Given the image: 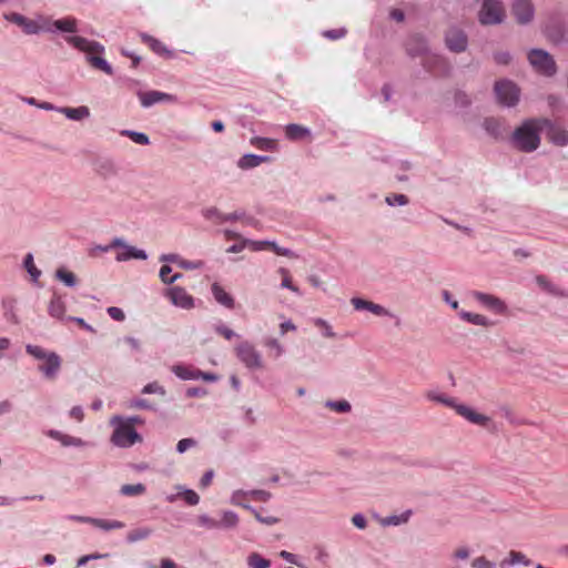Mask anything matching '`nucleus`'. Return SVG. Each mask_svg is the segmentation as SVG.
<instances>
[{
  "mask_svg": "<svg viewBox=\"0 0 568 568\" xmlns=\"http://www.w3.org/2000/svg\"><path fill=\"white\" fill-rule=\"evenodd\" d=\"M64 40L69 45L81 52H84L87 54L85 59L91 67L101 70L108 75L113 74L112 65L104 58L95 55L102 54L105 51L104 47L100 42L89 40L80 36H67Z\"/></svg>",
  "mask_w": 568,
  "mask_h": 568,
  "instance_id": "f257e3e1",
  "label": "nucleus"
},
{
  "mask_svg": "<svg viewBox=\"0 0 568 568\" xmlns=\"http://www.w3.org/2000/svg\"><path fill=\"white\" fill-rule=\"evenodd\" d=\"M541 119H528L511 135V144L521 152H534L540 144Z\"/></svg>",
  "mask_w": 568,
  "mask_h": 568,
  "instance_id": "f03ea898",
  "label": "nucleus"
},
{
  "mask_svg": "<svg viewBox=\"0 0 568 568\" xmlns=\"http://www.w3.org/2000/svg\"><path fill=\"white\" fill-rule=\"evenodd\" d=\"M26 352L39 362L38 371L44 379L54 381L58 377L62 366V358L58 353L33 344H27Z\"/></svg>",
  "mask_w": 568,
  "mask_h": 568,
  "instance_id": "7ed1b4c3",
  "label": "nucleus"
},
{
  "mask_svg": "<svg viewBox=\"0 0 568 568\" xmlns=\"http://www.w3.org/2000/svg\"><path fill=\"white\" fill-rule=\"evenodd\" d=\"M426 396L429 400L437 402L445 406L454 408L458 415H460L471 424L486 426L489 422L488 416L475 412L467 405L458 404L455 398L449 397L443 393L429 390Z\"/></svg>",
  "mask_w": 568,
  "mask_h": 568,
  "instance_id": "20e7f679",
  "label": "nucleus"
},
{
  "mask_svg": "<svg viewBox=\"0 0 568 568\" xmlns=\"http://www.w3.org/2000/svg\"><path fill=\"white\" fill-rule=\"evenodd\" d=\"M110 426L113 427V432L110 442L119 448H130L135 444L143 442L142 435H140L134 427H130L124 424L121 415H114L110 418Z\"/></svg>",
  "mask_w": 568,
  "mask_h": 568,
  "instance_id": "39448f33",
  "label": "nucleus"
},
{
  "mask_svg": "<svg viewBox=\"0 0 568 568\" xmlns=\"http://www.w3.org/2000/svg\"><path fill=\"white\" fill-rule=\"evenodd\" d=\"M3 18L7 21L12 22V23L17 24L18 27H20L22 29V31L29 36L39 34L41 32H47V29H48L47 28V17L41 16L38 19L32 20V19L24 17L21 13L10 12V13H4Z\"/></svg>",
  "mask_w": 568,
  "mask_h": 568,
  "instance_id": "423d86ee",
  "label": "nucleus"
},
{
  "mask_svg": "<svg viewBox=\"0 0 568 568\" xmlns=\"http://www.w3.org/2000/svg\"><path fill=\"white\" fill-rule=\"evenodd\" d=\"M235 354L239 361L251 371L263 368L262 354L255 348V346L248 342L243 341L235 346Z\"/></svg>",
  "mask_w": 568,
  "mask_h": 568,
  "instance_id": "0eeeda50",
  "label": "nucleus"
},
{
  "mask_svg": "<svg viewBox=\"0 0 568 568\" xmlns=\"http://www.w3.org/2000/svg\"><path fill=\"white\" fill-rule=\"evenodd\" d=\"M528 60L532 68L540 74L551 77L556 73L557 67L554 58L545 50L532 49L528 53Z\"/></svg>",
  "mask_w": 568,
  "mask_h": 568,
  "instance_id": "6e6552de",
  "label": "nucleus"
},
{
  "mask_svg": "<svg viewBox=\"0 0 568 568\" xmlns=\"http://www.w3.org/2000/svg\"><path fill=\"white\" fill-rule=\"evenodd\" d=\"M494 91L498 102L505 106H515L519 101L520 90L510 80L504 79L497 81Z\"/></svg>",
  "mask_w": 568,
  "mask_h": 568,
  "instance_id": "1a4fd4ad",
  "label": "nucleus"
},
{
  "mask_svg": "<svg viewBox=\"0 0 568 568\" xmlns=\"http://www.w3.org/2000/svg\"><path fill=\"white\" fill-rule=\"evenodd\" d=\"M505 17L504 8L498 0H484L479 11V21L481 24H498Z\"/></svg>",
  "mask_w": 568,
  "mask_h": 568,
  "instance_id": "9d476101",
  "label": "nucleus"
},
{
  "mask_svg": "<svg viewBox=\"0 0 568 568\" xmlns=\"http://www.w3.org/2000/svg\"><path fill=\"white\" fill-rule=\"evenodd\" d=\"M163 296L168 298L172 305L182 310H191L194 307V298L182 286H170L163 292Z\"/></svg>",
  "mask_w": 568,
  "mask_h": 568,
  "instance_id": "9b49d317",
  "label": "nucleus"
},
{
  "mask_svg": "<svg viewBox=\"0 0 568 568\" xmlns=\"http://www.w3.org/2000/svg\"><path fill=\"white\" fill-rule=\"evenodd\" d=\"M542 131L546 132L547 139L555 145L566 146L568 145V131L562 126L556 124L549 119H541Z\"/></svg>",
  "mask_w": 568,
  "mask_h": 568,
  "instance_id": "f8f14e48",
  "label": "nucleus"
},
{
  "mask_svg": "<svg viewBox=\"0 0 568 568\" xmlns=\"http://www.w3.org/2000/svg\"><path fill=\"white\" fill-rule=\"evenodd\" d=\"M473 296L481 306L495 314L504 315L508 311L506 303L495 295L475 291Z\"/></svg>",
  "mask_w": 568,
  "mask_h": 568,
  "instance_id": "ddd939ff",
  "label": "nucleus"
},
{
  "mask_svg": "<svg viewBox=\"0 0 568 568\" xmlns=\"http://www.w3.org/2000/svg\"><path fill=\"white\" fill-rule=\"evenodd\" d=\"M121 245H116L115 251V261L118 262H128L130 260H146L148 253L138 248L133 245H130L124 239L120 237Z\"/></svg>",
  "mask_w": 568,
  "mask_h": 568,
  "instance_id": "4468645a",
  "label": "nucleus"
},
{
  "mask_svg": "<svg viewBox=\"0 0 568 568\" xmlns=\"http://www.w3.org/2000/svg\"><path fill=\"white\" fill-rule=\"evenodd\" d=\"M423 67L435 75H445L450 70L449 63L444 57L430 51L423 58Z\"/></svg>",
  "mask_w": 568,
  "mask_h": 568,
  "instance_id": "2eb2a0df",
  "label": "nucleus"
},
{
  "mask_svg": "<svg viewBox=\"0 0 568 568\" xmlns=\"http://www.w3.org/2000/svg\"><path fill=\"white\" fill-rule=\"evenodd\" d=\"M47 28L48 33H75L78 32V21L73 17H65L57 20L47 18Z\"/></svg>",
  "mask_w": 568,
  "mask_h": 568,
  "instance_id": "dca6fc26",
  "label": "nucleus"
},
{
  "mask_svg": "<svg viewBox=\"0 0 568 568\" xmlns=\"http://www.w3.org/2000/svg\"><path fill=\"white\" fill-rule=\"evenodd\" d=\"M445 42L447 48L453 52H464L468 44L467 36L458 28H450L446 32Z\"/></svg>",
  "mask_w": 568,
  "mask_h": 568,
  "instance_id": "f3484780",
  "label": "nucleus"
},
{
  "mask_svg": "<svg viewBox=\"0 0 568 568\" xmlns=\"http://www.w3.org/2000/svg\"><path fill=\"white\" fill-rule=\"evenodd\" d=\"M141 105L145 109L161 102L173 103L176 101V97L170 93L152 90L148 92H138Z\"/></svg>",
  "mask_w": 568,
  "mask_h": 568,
  "instance_id": "a211bd4d",
  "label": "nucleus"
},
{
  "mask_svg": "<svg viewBox=\"0 0 568 568\" xmlns=\"http://www.w3.org/2000/svg\"><path fill=\"white\" fill-rule=\"evenodd\" d=\"M513 13L520 24L529 23L535 14V9L530 0H515L513 3Z\"/></svg>",
  "mask_w": 568,
  "mask_h": 568,
  "instance_id": "6ab92c4d",
  "label": "nucleus"
},
{
  "mask_svg": "<svg viewBox=\"0 0 568 568\" xmlns=\"http://www.w3.org/2000/svg\"><path fill=\"white\" fill-rule=\"evenodd\" d=\"M45 435L52 439L60 442V444L64 447L82 448V447L93 446V444H91L87 440H83L80 437L71 436V435L64 434L57 429H49L45 433Z\"/></svg>",
  "mask_w": 568,
  "mask_h": 568,
  "instance_id": "aec40b11",
  "label": "nucleus"
},
{
  "mask_svg": "<svg viewBox=\"0 0 568 568\" xmlns=\"http://www.w3.org/2000/svg\"><path fill=\"white\" fill-rule=\"evenodd\" d=\"M139 36L141 41L146 44L155 54L166 59L175 58L173 50L169 49L161 40L145 32H141Z\"/></svg>",
  "mask_w": 568,
  "mask_h": 568,
  "instance_id": "412c9836",
  "label": "nucleus"
},
{
  "mask_svg": "<svg viewBox=\"0 0 568 568\" xmlns=\"http://www.w3.org/2000/svg\"><path fill=\"white\" fill-rule=\"evenodd\" d=\"M406 51L410 57H426L429 52L427 40L422 34H413L406 42Z\"/></svg>",
  "mask_w": 568,
  "mask_h": 568,
  "instance_id": "4be33fe9",
  "label": "nucleus"
},
{
  "mask_svg": "<svg viewBox=\"0 0 568 568\" xmlns=\"http://www.w3.org/2000/svg\"><path fill=\"white\" fill-rule=\"evenodd\" d=\"M159 260H160V262H163V263H176L179 265V267H181L183 270H199L204 264L202 261L184 260L176 253L161 254Z\"/></svg>",
  "mask_w": 568,
  "mask_h": 568,
  "instance_id": "5701e85b",
  "label": "nucleus"
},
{
  "mask_svg": "<svg viewBox=\"0 0 568 568\" xmlns=\"http://www.w3.org/2000/svg\"><path fill=\"white\" fill-rule=\"evenodd\" d=\"M175 489H178V494L168 495L165 500L168 503H174L179 497H183L185 503L190 506H195L200 503V496L190 488H186L183 485H176Z\"/></svg>",
  "mask_w": 568,
  "mask_h": 568,
  "instance_id": "b1692460",
  "label": "nucleus"
},
{
  "mask_svg": "<svg viewBox=\"0 0 568 568\" xmlns=\"http://www.w3.org/2000/svg\"><path fill=\"white\" fill-rule=\"evenodd\" d=\"M272 159L268 155H257L253 153H246L242 155L237 161V166L241 170H251L257 168L262 163L270 162Z\"/></svg>",
  "mask_w": 568,
  "mask_h": 568,
  "instance_id": "393cba45",
  "label": "nucleus"
},
{
  "mask_svg": "<svg viewBox=\"0 0 568 568\" xmlns=\"http://www.w3.org/2000/svg\"><path fill=\"white\" fill-rule=\"evenodd\" d=\"M532 561L523 552L511 550L507 558H504L499 566L500 568H508L516 565L530 566Z\"/></svg>",
  "mask_w": 568,
  "mask_h": 568,
  "instance_id": "a878e982",
  "label": "nucleus"
},
{
  "mask_svg": "<svg viewBox=\"0 0 568 568\" xmlns=\"http://www.w3.org/2000/svg\"><path fill=\"white\" fill-rule=\"evenodd\" d=\"M57 112L64 114L69 120L72 121H82L90 116V110L85 105L78 108L62 106L57 109Z\"/></svg>",
  "mask_w": 568,
  "mask_h": 568,
  "instance_id": "bb28decb",
  "label": "nucleus"
},
{
  "mask_svg": "<svg viewBox=\"0 0 568 568\" xmlns=\"http://www.w3.org/2000/svg\"><path fill=\"white\" fill-rule=\"evenodd\" d=\"M211 292L219 304L225 306L226 308L234 307V298L219 283L212 284Z\"/></svg>",
  "mask_w": 568,
  "mask_h": 568,
  "instance_id": "cd10ccee",
  "label": "nucleus"
},
{
  "mask_svg": "<svg viewBox=\"0 0 568 568\" xmlns=\"http://www.w3.org/2000/svg\"><path fill=\"white\" fill-rule=\"evenodd\" d=\"M285 136L291 141H298L311 136V130L306 126L291 123L285 126Z\"/></svg>",
  "mask_w": 568,
  "mask_h": 568,
  "instance_id": "c85d7f7f",
  "label": "nucleus"
},
{
  "mask_svg": "<svg viewBox=\"0 0 568 568\" xmlns=\"http://www.w3.org/2000/svg\"><path fill=\"white\" fill-rule=\"evenodd\" d=\"M65 310V303L62 297L60 295L53 294L48 307L49 315L57 320H64Z\"/></svg>",
  "mask_w": 568,
  "mask_h": 568,
  "instance_id": "c756f323",
  "label": "nucleus"
},
{
  "mask_svg": "<svg viewBox=\"0 0 568 568\" xmlns=\"http://www.w3.org/2000/svg\"><path fill=\"white\" fill-rule=\"evenodd\" d=\"M458 315L463 321H465L469 324L476 325V326L488 327V326L493 325V322L488 317L480 315V314H476V313H471V312L462 310L458 313Z\"/></svg>",
  "mask_w": 568,
  "mask_h": 568,
  "instance_id": "7c9ffc66",
  "label": "nucleus"
},
{
  "mask_svg": "<svg viewBox=\"0 0 568 568\" xmlns=\"http://www.w3.org/2000/svg\"><path fill=\"white\" fill-rule=\"evenodd\" d=\"M199 368L189 365L178 364L172 367V373L182 381H196Z\"/></svg>",
  "mask_w": 568,
  "mask_h": 568,
  "instance_id": "2f4dec72",
  "label": "nucleus"
},
{
  "mask_svg": "<svg viewBox=\"0 0 568 568\" xmlns=\"http://www.w3.org/2000/svg\"><path fill=\"white\" fill-rule=\"evenodd\" d=\"M23 267L27 271V273L30 275L31 282L33 284H38L42 272L36 266L32 253H28L24 255Z\"/></svg>",
  "mask_w": 568,
  "mask_h": 568,
  "instance_id": "473e14b6",
  "label": "nucleus"
},
{
  "mask_svg": "<svg viewBox=\"0 0 568 568\" xmlns=\"http://www.w3.org/2000/svg\"><path fill=\"white\" fill-rule=\"evenodd\" d=\"M410 515H412V511L406 510L399 515H390L387 517H383L379 519V523L384 527L400 526L403 524H406L409 520Z\"/></svg>",
  "mask_w": 568,
  "mask_h": 568,
  "instance_id": "72a5a7b5",
  "label": "nucleus"
},
{
  "mask_svg": "<svg viewBox=\"0 0 568 568\" xmlns=\"http://www.w3.org/2000/svg\"><path fill=\"white\" fill-rule=\"evenodd\" d=\"M250 143L262 151L274 152L277 150V142L270 138L253 136Z\"/></svg>",
  "mask_w": 568,
  "mask_h": 568,
  "instance_id": "f704fd0d",
  "label": "nucleus"
},
{
  "mask_svg": "<svg viewBox=\"0 0 568 568\" xmlns=\"http://www.w3.org/2000/svg\"><path fill=\"white\" fill-rule=\"evenodd\" d=\"M153 530L149 527H139L135 529H132L126 535V541L129 544H134L144 539H148L152 535Z\"/></svg>",
  "mask_w": 568,
  "mask_h": 568,
  "instance_id": "c9c22d12",
  "label": "nucleus"
},
{
  "mask_svg": "<svg viewBox=\"0 0 568 568\" xmlns=\"http://www.w3.org/2000/svg\"><path fill=\"white\" fill-rule=\"evenodd\" d=\"M239 524V516L233 510L222 511V519L219 521V529H231Z\"/></svg>",
  "mask_w": 568,
  "mask_h": 568,
  "instance_id": "e433bc0d",
  "label": "nucleus"
},
{
  "mask_svg": "<svg viewBox=\"0 0 568 568\" xmlns=\"http://www.w3.org/2000/svg\"><path fill=\"white\" fill-rule=\"evenodd\" d=\"M536 283L538 284V286L547 292L548 294H551V295H555V296H559V295H562V292L561 290L556 286L554 283H551L546 276L544 275H538L536 276Z\"/></svg>",
  "mask_w": 568,
  "mask_h": 568,
  "instance_id": "4c0bfd02",
  "label": "nucleus"
},
{
  "mask_svg": "<svg viewBox=\"0 0 568 568\" xmlns=\"http://www.w3.org/2000/svg\"><path fill=\"white\" fill-rule=\"evenodd\" d=\"M484 129L494 138H500L503 135V124L498 119L487 118L484 121Z\"/></svg>",
  "mask_w": 568,
  "mask_h": 568,
  "instance_id": "58836bf2",
  "label": "nucleus"
},
{
  "mask_svg": "<svg viewBox=\"0 0 568 568\" xmlns=\"http://www.w3.org/2000/svg\"><path fill=\"white\" fill-rule=\"evenodd\" d=\"M146 491L145 485L138 484H125L120 488V494L128 497L141 496Z\"/></svg>",
  "mask_w": 568,
  "mask_h": 568,
  "instance_id": "ea45409f",
  "label": "nucleus"
},
{
  "mask_svg": "<svg viewBox=\"0 0 568 568\" xmlns=\"http://www.w3.org/2000/svg\"><path fill=\"white\" fill-rule=\"evenodd\" d=\"M120 134L122 136H126V138L131 139L134 143H136L139 145L150 144L149 136L143 132L124 129V130L120 131Z\"/></svg>",
  "mask_w": 568,
  "mask_h": 568,
  "instance_id": "a19ab883",
  "label": "nucleus"
},
{
  "mask_svg": "<svg viewBox=\"0 0 568 568\" xmlns=\"http://www.w3.org/2000/svg\"><path fill=\"white\" fill-rule=\"evenodd\" d=\"M55 278L62 282L68 287H74L77 285L75 275L63 267L58 268L55 271Z\"/></svg>",
  "mask_w": 568,
  "mask_h": 568,
  "instance_id": "79ce46f5",
  "label": "nucleus"
},
{
  "mask_svg": "<svg viewBox=\"0 0 568 568\" xmlns=\"http://www.w3.org/2000/svg\"><path fill=\"white\" fill-rule=\"evenodd\" d=\"M93 526L97 528H100L102 530L109 531L113 529H121L125 525L122 521L119 520H108V519H101V518H94Z\"/></svg>",
  "mask_w": 568,
  "mask_h": 568,
  "instance_id": "37998d69",
  "label": "nucleus"
},
{
  "mask_svg": "<svg viewBox=\"0 0 568 568\" xmlns=\"http://www.w3.org/2000/svg\"><path fill=\"white\" fill-rule=\"evenodd\" d=\"M263 345L274 352V357L278 358L285 353L284 346L275 337H265Z\"/></svg>",
  "mask_w": 568,
  "mask_h": 568,
  "instance_id": "c03bdc74",
  "label": "nucleus"
},
{
  "mask_svg": "<svg viewBox=\"0 0 568 568\" xmlns=\"http://www.w3.org/2000/svg\"><path fill=\"white\" fill-rule=\"evenodd\" d=\"M129 408L132 409H144L154 412L156 407L148 399L141 397H134L128 403Z\"/></svg>",
  "mask_w": 568,
  "mask_h": 568,
  "instance_id": "a18cd8bd",
  "label": "nucleus"
},
{
  "mask_svg": "<svg viewBox=\"0 0 568 568\" xmlns=\"http://www.w3.org/2000/svg\"><path fill=\"white\" fill-rule=\"evenodd\" d=\"M247 566L250 568H268L271 561L263 558L260 554L253 552L247 557Z\"/></svg>",
  "mask_w": 568,
  "mask_h": 568,
  "instance_id": "49530a36",
  "label": "nucleus"
},
{
  "mask_svg": "<svg viewBox=\"0 0 568 568\" xmlns=\"http://www.w3.org/2000/svg\"><path fill=\"white\" fill-rule=\"evenodd\" d=\"M245 509L250 510L261 524L273 526L278 523V518L274 516H263L256 508L253 506H245Z\"/></svg>",
  "mask_w": 568,
  "mask_h": 568,
  "instance_id": "de8ad7c7",
  "label": "nucleus"
},
{
  "mask_svg": "<svg viewBox=\"0 0 568 568\" xmlns=\"http://www.w3.org/2000/svg\"><path fill=\"white\" fill-rule=\"evenodd\" d=\"M141 393L143 395L156 394L160 396H165L166 390L159 382H151L143 386Z\"/></svg>",
  "mask_w": 568,
  "mask_h": 568,
  "instance_id": "09e8293b",
  "label": "nucleus"
},
{
  "mask_svg": "<svg viewBox=\"0 0 568 568\" xmlns=\"http://www.w3.org/2000/svg\"><path fill=\"white\" fill-rule=\"evenodd\" d=\"M325 406L337 412V413H348L352 409L351 404L345 399L327 400L325 403Z\"/></svg>",
  "mask_w": 568,
  "mask_h": 568,
  "instance_id": "8fccbe9b",
  "label": "nucleus"
},
{
  "mask_svg": "<svg viewBox=\"0 0 568 568\" xmlns=\"http://www.w3.org/2000/svg\"><path fill=\"white\" fill-rule=\"evenodd\" d=\"M278 272L283 276L281 287L287 288V290L292 291L293 293L301 295L300 288L292 283L288 271L286 268L282 267V268H280Z\"/></svg>",
  "mask_w": 568,
  "mask_h": 568,
  "instance_id": "3c124183",
  "label": "nucleus"
},
{
  "mask_svg": "<svg viewBox=\"0 0 568 568\" xmlns=\"http://www.w3.org/2000/svg\"><path fill=\"white\" fill-rule=\"evenodd\" d=\"M116 245H121L120 237H114L112 241L106 245H95L91 248L90 255L95 256L98 252L106 253L111 250H115Z\"/></svg>",
  "mask_w": 568,
  "mask_h": 568,
  "instance_id": "603ef678",
  "label": "nucleus"
},
{
  "mask_svg": "<svg viewBox=\"0 0 568 568\" xmlns=\"http://www.w3.org/2000/svg\"><path fill=\"white\" fill-rule=\"evenodd\" d=\"M347 34V29L342 27L337 29L324 30L322 36L328 40L336 41L343 39Z\"/></svg>",
  "mask_w": 568,
  "mask_h": 568,
  "instance_id": "864d4df0",
  "label": "nucleus"
},
{
  "mask_svg": "<svg viewBox=\"0 0 568 568\" xmlns=\"http://www.w3.org/2000/svg\"><path fill=\"white\" fill-rule=\"evenodd\" d=\"M369 312L375 314V315H377V316H387V317H390V318H395L396 320V325H398L399 322H400L399 317H397L395 314L389 312L384 306H382L379 304H376V303H372Z\"/></svg>",
  "mask_w": 568,
  "mask_h": 568,
  "instance_id": "5fc2aeb1",
  "label": "nucleus"
},
{
  "mask_svg": "<svg viewBox=\"0 0 568 568\" xmlns=\"http://www.w3.org/2000/svg\"><path fill=\"white\" fill-rule=\"evenodd\" d=\"M202 215L206 220H214L216 223L222 224L223 213L214 206L203 209Z\"/></svg>",
  "mask_w": 568,
  "mask_h": 568,
  "instance_id": "6e6d98bb",
  "label": "nucleus"
},
{
  "mask_svg": "<svg viewBox=\"0 0 568 568\" xmlns=\"http://www.w3.org/2000/svg\"><path fill=\"white\" fill-rule=\"evenodd\" d=\"M389 206H404L408 204V197L405 194H392L385 197Z\"/></svg>",
  "mask_w": 568,
  "mask_h": 568,
  "instance_id": "4d7b16f0",
  "label": "nucleus"
},
{
  "mask_svg": "<svg viewBox=\"0 0 568 568\" xmlns=\"http://www.w3.org/2000/svg\"><path fill=\"white\" fill-rule=\"evenodd\" d=\"M246 498H247L246 490L239 489V490H235L232 493L230 501L232 505L241 506V507L245 508V506H250L248 504H245V501H244Z\"/></svg>",
  "mask_w": 568,
  "mask_h": 568,
  "instance_id": "13d9d810",
  "label": "nucleus"
},
{
  "mask_svg": "<svg viewBox=\"0 0 568 568\" xmlns=\"http://www.w3.org/2000/svg\"><path fill=\"white\" fill-rule=\"evenodd\" d=\"M197 523L201 527L206 529H219V521L206 514L200 515L197 517Z\"/></svg>",
  "mask_w": 568,
  "mask_h": 568,
  "instance_id": "bf43d9fd",
  "label": "nucleus"
},
{
  "mask_svg": "<svg viewBox=\"0 0 568 568\" xmlns=\"http://www.w3.org/2000/svg\"><path fill=\"white\" fill-rule=\"evenodd\" d=\"M197 445V440L194 439V438H183L181 440L178 442L176 444V452L179 454H184L186 450H189L190 448H193Z\"/></svg>",
  "mask_w": 568,
  "mask_h": 568,
  "instance_id": "052dcab7",
  "label": "nucleus"
},
{
  "mask_svg": "<svg viewBox=\"0 0 568 568\" xmlns=\"http://www.w3.org/2000/svg\"><path fill=\"white\" fill-rule=\"evenodd\" d=\"M314 324L317 327H321L323 329L322 334L325 337H329V338L335 337V333H334L332 326L327 323V321H325L323 318H315Z\"/></svg>",
  "mask_w": 568,
  "mask_h": 568,
  "instance_id": "680f3d73",
  "label": "nucleus"
},
{
  "mask_svg": "<svg viewBox=\"0 0 568 568\" xmlns=\"http://www.w3.org/2000/svg\"><path fill=\"white\" fill-rule=\"evenodd\" d=\"M247 493V497H251L255 500H260V501H267L271 499L272 495L266 491V490H263V489H252V490H246Z\"/></svg>",
  "mask_w": 568,
  "mask_h": 568,
  "instance_id": "e2e57ef3",
  "label": "nucleus"
},
{
  "mask_svg": "<svg viewBox=\"0 0 568 568\" xmlns=\"http://www.w3.org/2000/svg\"><path fill=\"white\" fill-rule=\"evenodd\" d=\"M214 329L217 334L222 335L224 338L229 341L236 336V333L226 325H224L223 323L215 324Z\"/></svg>",
  "mask_w": 568,
  "mask_h": 568,
  "instance_id": "0e129e2a",
  "label": "nucleus"
},
{
  "mask_svg": "<svg viewBox=\"0 0 568 568\" xmlns=\"http://www.w3.org/2000/svg\"><path fill=\"white\" fill-rule=\"evenodd\" d=\"M473 568H495L496 564L494 561L488 560L484 556H479L473 559L471 561Z\"/></svg>",
  "mask_w": 568,
  "mask_h": 568,
  "instance_id": "69168bd1",
  "label": "nucleus"
},
{
  "mask_svg": "<svg viewBox=\"0 0 568 568\" xmlns=\"http://www.w3.org/2000/svg\"><path fill=\"white\" fill-rule=\"evenodd\" d=\"M351 303L356 311H368L369 312L373 302L363 300L361 297H353L351 300Z\"/></svg>",
  "mask_w": 568,
  "mask_h": 568,
  "instance_id": "338daca9",
  "label": "nucleus"
},
{
  "mask_svg": "<svg viewBox=\"0 0 568 568\" xmlns=\"http://www.w3.org/2000/svg\"><path fill=\"white\" fill-rule=\"evenodd\" d=\"M470 556V549L467 546L458 547L452 555L453 560H466Z\"/></svg>",
  "mask_w": 568,
  "mask_h": 568,
  "instance_id": "774afa93",
  "label": "nucleus"
}]
</instances>
